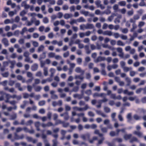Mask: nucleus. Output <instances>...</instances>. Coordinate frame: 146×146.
Here are the masks:
<instances>
[{
  "instance_id": "1",
  "label": "nucleus",
  "mask_w": 146,
  "mask_h": 146,
  "mask_svg": "<svg viewBox=\"0 0 146 146\" xmlns=\"http://www.w3.org/2000/svg\"><path fill=\"white\" fill-rule=\"evenodd\" d=\"M22 130V128L20 127H18L16 129V132L14 133V138L15 140H18L19 139H22L24 137V134H22L20 135H18L17 133L20 132Z\"/></svg>"
},
{
  "instance_id": "2",
  "label": "nucleus",
  "mask_w": 146,
  "mask_h": 146,
  "mask_svg": "<svg viewBox=\"0 0 146 146\" xmlns=\"http://www.w3.org/2000/svg\"><path fill=\"white\" fill-rule=\"evenodd\" d=\"M90 135L89 133H86L81 135V137L83 140H86L90 138Z\"/></svg>"
},
{
  "instance_id": "3",
  "label": "nucleus",
  "mask_w": 146,
  "mask_h": 146,
  "mask_svg": "<svg viewBox=\"0 0 146 146\" xmlns=\"http://www.w3.org/2000/svg\"><path fill=\"white\" fill-rule=\"evenodd\" d=\"M60 115L61 117L64 116V119L65 120H68L69 118V116L68 115V113L67 112L61 114Z\"/></svg>"
},
{
  "instance_id": "4",
  "label": "nucleus",
  "mask_w": 146,
  "mask_h": 146,
  "mask_svg": "<svg viewBox=\"0 0 146 146\" xmlns=\"http://www.w3.org/2000/svg\"><path fill=\"white\" fill-rule=\"evenodd\" d=\"M2 42L5 46H7L9 45L8 40L6 38H4L2 40Z\"/></svg>"
},
{
  "instance_id": "5",
  "label": "nucleus",
  "mask_w": 146,
  "mask_h": 146,
  "mask_svg": "<svg viewBox=\"0 0 146 146\" xmlns=\"http://www.w3.org/2000/svg\"><path fill=\"white\" fill-rule=\"evenodd\" d=\"M15 87L16 88H17L18 90L20 91H22L23 90V89L21 86V84L19 83H17L15 84Z\"/></svg>"
},
{
  "instance_id": "6",
  "label": "nucleus",
  "mask_w": 146,
  "mask_h": 146,
  "mask_svg": "<svg viewBox=\"0 0 146 146\" xmlns=\"http://www.w3.org/2000/svg\"><path fill=\"white\" fill-rule=\"evenodd\" d=\"M15 87L16 88H17L18 90L20 91H22L23 90V89L21 86V84L19 83H17L15 84Z\"/></svg>"
},
{
  "instance_id": "7",
  "label": "nucleus",
  "mask_w": 146,
  "mask_h": 146,
  "mask_svg": "<svg viewBox=\"0 0 146 146\" xmlns=\"http://www.w3.org/2000/svg\"><path fill=\"white\" fill-rule=\"evenodd\" d=\"M94 28L93 25L91 24H87L85 26V29H91Z\"/></svg>"
},
{
  "instance_id": "8",
  "label": "nucleus",
  "mask_w": 146,
  "mask_h": 146,
  "mask_svg": "<svg viewBox=\"0 0 146 146\" xmlns=\"http://www.w3.org/2000/svg\"><path fill=\"white\" fill-rule=\"evenodd\" d=\"M133 133L135 135H137L139 137H142V133L139 131H135L133 132Z\"/></svg>"
},
{
  "instance_id": "9",
  "label": "nucleus",
  "mask_w": 146,
  "mask_h": 146,
  "mask_svg": "<svg viewBox=\"0 0 146 146\" xmlns=\"http://www.w3.org/2000/svg\"><path fill=\"white\" fill-rule=\"evenodd\" d=\"M75 71L77 73H81V74L83 75L84 73V71L83 70H82L80 67H77L75 69Z\"/></svg>"
},
{
  "instance_id": "10",
  "label": "nucleus",
  "mask_w": 146,
  "mask_h": 146,
  "mask_svg": "<svg viewBox=\"0 0 146 146\" xmlns=\"http://www.w3.org/2000/svg\"><path fill=\"white\" fill-rule=\"evenodd\" d=\"M38 68V65L36 64H33L31 66V70L33 71H35L37 70Z\"/></svg>"
},
{
  "instance_id": "11",
  "label": "nucleus",
  "mask_w": 146,
  "mask_h": 146,
  "mask_svg": "<svg viewBox=\"0 0 146 146\" xmlns=\"http://www.w3.org/2000/svg\"><path fill=\"white\" fill-rule=\"evenodd\" d=\"M103 34L104 35L111 36L112 35V33L110 31H106L103 32Z\"/></svg>"
},
{
  "instance_id": "12",
  "label": "nucleus",
  "mask_w": 146,
  "mask_h": 146,
  "mask_svg": "<svg viewBox=\"0 0 146 146\" xmlns=\"http://www.w3.org/2000/svg\"><path fill=\"white\" fill-rule=\"evenodd\" d=\"M132 136V134H126L124 136V138L125 140H127L130 139Z\"/></svg>"
},
{
  "instance_id": "13",
  "label": "nucleus",
  "mask_w": 146,
  "mask_h": 146,
  "mask_svg": "<svg viewBox=\"0 0 146 146\" xmlns=\"http://www.w3.org/2000/svg\"><path fill=\"white\" fill-rule=\"evenodd\" d=\"M17 79L18 80H21L23 83H24L25 82V79L23 78L21 75H18L17 76Z\"/></svg>"
},
{
  "instance_id": "14",
  "label": "nucleus",
  "mask_w": 146,
  "mask_h": 146,
  "mask_svg": "<svg viewBox=\"0 0 146 146\" xmlns=\"http://www.w3.org/2000/svg\"><path fill=\"white\" fill-rule=\"evenodd\" d=\"M120 131H121L122 133H124L125 131V129L124 128H123L121 129H117L116 130L117 135H119V133Z\"/></svg>"
},
{
  "instance_id": "15",
  "label": "nucleus",
  "mask_w": 146,
  "mask_h": 146,
  "mask_svg": "<svg viewBox=\"0 0 146 146\" xmlns=\"http://www.w3.org/2000/svg\"><path fill=\"white\" fill-rule=\"evenodd\" d=\"M96 112L99 115H101L103 117H107L106 115L104 114L100 110H97Z\"/></svg>"
},
{
  "instance_id": "16",
  "label": "nucleus",
  "mask_w": 146,
  "mask_h": 146,
  "mask_svg": "<svg viewBox=\"0 0 146 146\" xmlns=\"http://www.w3.org/2000/svg\"><path fill=\"white\" fill-rule=\"evenodd\" d=\"M72 16V14L65 13L64 15V17L65 19H68Z\"/></svg>"
},
{
  "instance_id": "17",
  "label": "nucleus",
  "mask_w": 146,
  "mask_h": 146,
  "mask_svg": "<svg viewBox=\"0 0 146 146\" xmlns=\"http://www.w3.org/2000/svg\"><path fill=\"white\" fill-rule=\"evenodd\" d=\"M62 124L63 127H67L69 126V123L68 122H65L64 121H63Z\"/></svg>"
},
{
  "instance_id": "18",
  "label": "nucleus",
  "mask_w": 146,
  "mask_h": 146,
  "mask_svg": "<svg viewBox=\"0 0 146 146\" xmlns=\"http://www.w3.org/2000/svg\"><path fill=\"white\" fill-rule=\"evenodd\" d=\"M124 71L125 72H127L129 70H131L132 69L131 67H127L125 66L123 68Z\"/></svg>"
},
{
  "instance_id": "19",
  "label": "nucleus",
  "mask_w": 146,
  "mask_h": 146,
  "mask_svg": "<svg viewBox=\"0 0 146 146\" xmlns=\"http://www.w3.org/2000/svg\"><path fill=\"white\" fill-rule=\"evenodd\" d=\"M127 118L128 122L130 121L132 119L131 113H129L128 114L127 116Z\"/></svg>"
},
{
  "instance_id": "20",
  "label": "nucleus",
  "mask_w": 146,
  "mask_h": 146,
  "mask_svg": "<svg viewBox=\"0 0 146 146\" xmlns=\"http://www.w3.org/2000/svg\"><path fill=\"white\" fill-rule=\"evenodd\" d=\"M105 60V58L101 56H99L96 59L97 62H99L102 61L104 60Z\"/></svg>"
},
{
  "instance_id": "21",
  "label": "nucleus",
  "mask_w": 146,
  "mask_h": 146,
  "mask_svg": "<svg viewBox=\"0 0 146 146\" xmlns=\"http://www.w3.org/2000/svg\"><path fill=\"white\" fill-rule=\"evenodd\" d=\"M132 26L133 27L130 30V31L131 32H134V30L137 27V25L135 23L133 24Z\"/></svg>"
},
{
  "instance_id": "22",
  "label": "nucleus",
  "mask_w": 146,
  "mask_h": 146,
  "mask_svg": "<svg viewBox=\"0 0 146 146\" xmlns=\"http://www.w3.org/2000/svg\"><path fill=\"white\" fill-rule=\"evenodd\" d=\"M40 83V80L38 79H35V83L33 84V87H35V84H38Z\"/></svg>"
},
{
  "instance_id": "23",
  "label": "nucleus",
  "mask_w": 146,
  "mask_h": 146,
  "mask_svg": "<svg viewBox=\"0 0 146 146\" xmlns=\"http://www.w3.org/2000/svg\"><path fill=\"white\" fill-rule=\"evenodd\" d=\"M133 117L136 120H140L141 119V117L136 114H134L133 115Z\"/></svg>"
},
{
  "instance_id": "24",
  "label": "nucleus",
  "mask_w": 146,
  "mask_h": 146,
  "mask_svg": "<svg viewBox=\"0 0 146 146\" xmlns=\"http://www.w3.org/2000/svg\"><path fill=\"white\" fill-rule=\"evenodd\" d=\"M17 108V106H14L13 107H9L7 108V110L8 111H11L13 109L14 110H15Z\"/></svg>"
},
{
  "instance_id": "25",
  "label": "nucleus",
  "mask_w": 146,
  "mask_h": 146,
  "mask_svg": "<svg viewBox=\"0 0 146 146\" xmlns=\"http://www.w3.org/2000/svg\"><path fill=\"white\" fill-rule=\"evenodd\" d=\"M77 21L78 22H85V20L82 17H80L79 19H77Z\"/></svg>"
},
{
  "instance_id": "26",
  "label": "nucleus",
  "mask_w": 146,
  "mask_h": 146,
  "mask_svg": "<svg viewBox=\"0 0 146 146\" xmlns=\"http://www.w3.org/2000/svg\"><path fill=\"white\" fill-rule=\"evenodd\" d=\"M125 80L127 82V86H129L131 83L130 79L128 77H126L125 78Z\"/></svg>"
},
{
  "instance_id": "27",
  "label": "nucleus",
  "mask_w": 146,
  "mask_h": 146,
  "mask_svg": "<svg viewBox=\"0 0 146 146\" xmlns=\"http://www.w3.org/2000/svg\"><path fill=\"white\" fill-rule=\"evenodd\" d=\"M82 75L81 74V75H76L75 76V78L76 79H80L81 80H83L84 77L83 76H82Z\"/></svg>"
},
{
  "instance_id": "28",
  "label": "nucleus",
  "mask_w": 146,
  "mask_h": 146,
  "mask_svg": "<svg viewBox=\"0 0 146 146\" xmlns=\"http://www.w3.org/2000/svg\"><path fill=\"white\" fill-rule=\"evenodd\" d=\"M138 139L137 138L135 137H133L130 140V142L132 143L134 141H137Z\"/></svg>"
},
{
  "instance_id": "29",
  "label": "nucleus",
  "mask_w": 146,
  "mask_h": 146,
  "mask_svg": "<svg viewBox=\"0 0 146 146\" xmlns=\"http://www.w3.org/2000/svg\"><path fill=\"white\" fill-rule=\"evenodd\" d=\"M51 81V80L50 78H48L46 79H43V80L41 82V83L42 84H43L45 83H46L47 82H50Z\"/></svg>"
},
{
  "instance_id": "30",
  "label": "nucleus",
  "mask_w": 146,
  "mask_h": 146,
  "mask_svg": "<svg viewBox=\"0 0 146 146\" xmlns=\"http://www.w3.org/2000/svg\"><path fill=\"white\" fill-rule=\"evenodd\" d=\"M17 117V114L16 113H14L11 116V118L10 119V120H14Z\"/></svg>"
},
{
  "instance_id": "31",
  "label": "nucleus",
  "mask_w": 146,
  "mask_h": 146,
  "mask_svg": "<svg viewBox=\"0 0 146 146\" xmlns=\"http://www.w3.org/2000/svg\"><path fill=\"white\" fill-rule=\"evenodd\" d=\"M11 65L10 66V67L11 68H14L15 62V61H11L10 62Z\"/></svg>"
},
{
  "instance_id": "32",
  "label": "nucleus",
  "mask_w": 146,
  "mask_h": 146,
  "mask_svg": "<svg viewBox=\"0 0 146 146\" xmlns=\"http://www.w3.org/2000/svg\"><path fill=\"white\" fill-rule=\"evenodd\" d=\"M41 89V87L39 86H38L35 88V91L37 92L40 91Z\"/></svg>"
},
{
  "instance_id": "33",
  "label": "nucleus",
  "mask_w": 146,
  "mask_h": 146,
  "mask_svg": "<svg viewBox=\"0 0 146 146\" xmlns=\"http://www.w3.org/2000/svg\"><path fill=\"white\" fill-rule=\"evenodd\" d=\"M53 144L52 146H57L58 141L56 139H54L52 140Z\"/></svg>"
},
{
  "instance_id": "34",
  "label": "nucleus",
  "mask_w": 146,
  "mask_h": 146,
  "mask_svg": "<svg viewBox=\"0 0 146 146\" xmlns=\"http://www.w3.org/2000/svg\"><path fill=\"white\" fill-rule=\"evenodd\" d=\"M2 75L3 77L7 78L9 75V73L8 72H6L1 74Z\"/></svg>"
},
{
  "instance_id": "35",
  "label": "nucleus",
  "mask_w": 146,
  "mask_h": 146,
  "mask_svg": "<svg viewBox=\"0 0 146 146\" xmlns=\"http://www.w3.org/2000/svg\"><path fill=\"white\" fill-rule=\"evenodd\" d=\"M98 140V138L97 137L95 136L92 139L90 140H89V142L90 143H93L94 141L95 140Z\"/></svg>"
},
{
  "instance_id": "36",
  "label": "nucleus",
  "mask_w": 146,
  "mask_h": 146,
  "mask_svg": "<svg viewBox=\"0 0 146 146\" xmlns=\"http://www.w3.org/2000/svg\"><path fill=\"white\" fill-rule=\"evenodd\" d=\"M100 128H101V130L103 132V133H106L107 132V130H108V128H107V127H100Z\"/></svg>"
},
{
  "instance_id": "37",
  "label": "nucleus",
  "mask_w": 146,
  "mask_h": 146,
  "mask_svg": "<svg viewBox=\"0 0 146 146\" xmlns=\"http://www.w3.org/2000/svg\"><path fill=\"white\" fill-rule=\"evenodd\" d=\"M63 121H61L60 120L58 119L56 120L55 125H57L59 124H62Z\"/></svg>"
},
{
  "instance_id": "38",
  "label": "nucleus",
  "mask_w": 146,
  "mask_h": 146,
  "mask_svg": "<svg viewBox=\"0 0 146 146\" xmlns=\"http://www.w3.org/2000/svg\"><path fill=\"white\" fill-rule=\"evenodd\" d=\"M44 73L45 76H47L48 74L47 68L45 67L44 69Z\"/></svg>"
},
{
  "instance_id": "39",
  "label": "nucleus",
  "mask_w": 146,
  "mask_h": 146,
  "mask_svg": "<svg viewBox=\"0 0 146 146\" xmlns=\"http://www.w3.org/2000/svg\"><path fill=\"white\" fill-rule=\"evenodd\" d=\"M117 45L119 46H123L125 44L121 41L119 40L117 41Z\"/></svg>"
},
{
  "instance_id": "40",
  "label": "nucleus",
  "mask_w": 146,
  "mask_h": 146,
  "mask_svg": "<svg viewBox=\"0 0 146 146\" xmlns=\"http://www.w3.org/2000/svg\"><path fill=\"white\" fill-rule=\"evenodd\" d=\"M15 83V81L12 80H10L9 82V85L11 86H12Z\"/></svg>"
},
{
  "instance_id": "41",
  "label": "nucleus",
  "mask_w": 146,
  "mask_h": 146,
  "mask_svg": "<svg viewBox=\"0 0 146 146\" xmlns=\"http://www.w3.org/2000/svg\"><path fill=\"white\" fill-rule=\"evenodd\" d=\"M45 52H43L40 55V59H42L45 58L46 57V54Z\"/></svg>"
},
{
  "instance_id": "42",
  "label": "nucleus",
  "mask_w": 146,
  "mask_h": 146,
  "mask_svg": "<svg viewBox=\"0 0 146 146\" xmlns=\"http://www.w3.org/2000/svg\"><path fill=\"white\" fill-rule=\"evenodd\" d=\"M45 103V101L44 100L40 101L38 102V105L40 106H42L44 105Z\"/></svg>"
},
{
  "instance_id": "43",
  "label": "nucleus",
  "mask_w": 146,
  "mask_h": 146,
  "mask_svg": "<svg viewBox=\"0 0 146 146\" xmlns=\"http://www.w3.org/2000/svg\"><path fill=\"white\" fill-rule=\"evenodd\" d=\"M104 139V137H103L102 138V139H101L98 140V143L97 144V145H98L99 144H102Z\"/></svg>"
},
{
  "instance_id": "44",
  "label": "nucleus",
  "mask_w": 146,
  "mask_h": 146,
  "mask_svg": "<svg viewBox=\"0 0 146 146\" xmlns=\"http://www.w3.org/2000/svg\"><path fill=\"white\" fill-rule=\"evenodd\" d=\"M119 4L121 6H125L126 5V2L125 1H121L119 2Z\"/></svg>"
},
{
  "instance_id": "45",
  "label": "nucleus",
  "mask_w": 146,
  "mask_h": 146,
  "mask_svg": "<svg viewBox=\"0 0 146 146\" xmlns=\"http://www.w3.org/2000/svg\"><path fill=\"white\" fill-rule=\"evenodd\" d=\"M27 76L29 78H33V74L30 72H27Z\"/></svg>"
},
{
  "instance_id": "46",
  "label": "nucleus",
  "mask_w": 146,
  "mask_h": 146,
  "mask_svg": "<svg viewBox=\"0 0 146 146\" xmlns=\"http://www.w3.org/2000/svg\"><path fill=\"white\" fill-rule=\"evenodd\" d=\"M104 110L105 111L106 113H109L110 111V109L107 107H104Z\"/></svg>"
},
{
  "instance_id": "47",
  "label": "nucleus",
  "mask_w": 146,
  "mask_h": 146,
  "mask_svg": "<svg viewBox=\"0 0 146 146\" xmlns=\"http://www.w3.org/2000/svg\"><path fill=\"white\" fill-rule=\"evenodd\" d=\"M44 48V46L42 45H41L38 48V52H39L42 51Z\"/></svg>"
},
{
  "instance_id": "48",
  "label": "nucleus",
  "mask_w": 146,
  "mask_h": 146,
  "mask_svg": "<svg viewBox=\"0 0 146 146\" xmlns=\"http://www.w3.org/2000/svg\"><path fill=\"white\" fill-rule=\"evenodd\" d=\"M33 122L32 120H30L27 121L25 124L27 125H30L33 123Z\"/></svg>"
},
{
  "instance_id": "49",
  "label": "nucleus",
  "mask_w": 146,
  "mask_h": 146,
  "mask_svg": "<svg viewBox=\"0 0 146 146\" xmlns=\"http://www.w3.org/2000/svg\"><path fill=\"white\" fill-rule=\"evenodd\" d=\"M12 137V134H10L8 135L7 137V138L8 139H11V141H12L13 142V141H14L15 140V139H12L11 138Z\"/></svg>"
},
{
  "instance_id": "50",
  "label": "nucleus",
  "mask_w": 146,
  "mask_h": 146,
  "mask_svg": "<svg viewBox=\"0 0 146 146\" xmlns=\"http://www.w3.org/2000/svg\"><path fill=\"white\" fill-rule=\"evenodd\" d=\"M26 13V12L25 10H23L20 13V15L21 16H23Z\"/></svg>"
},
{
  "instance_id": "51",
  "label": "nucleus",
  "mask_w": 146,
  "mask_h": 146,
  "mask_svg": "<svg viewBox=\"0 0 146 146\" xmlns=\"http://www.w3.org/2000/svg\"><path fill=\"white\" fill-rule=\"evenodd\" d=\"M79 89V87L78 86H75L72 89V91L75 92H77Z\"/></svg>"
},
{
  "instance_id": "52",
  "label": "nucleus",
  "mask_w": 146,
  "mask_h": 146,
  "mask_svg": "<svg viewBox=\"0 0 146 146\" xmlns=\"http://www.w3.org/2000/svg\"><path fill=\"white\" fill-rule=\"evenodd\" d=\"M118 118L119 120L121 121H122L123 120V119L122 117V116L120 114H119L118 115Z\"/></svg>"
},
{
  "instance_id": "53",
  "label": "nucleus",
  "mask_w": 146,
  "mask_h": 146,
  "mask_svg": "<svg viewBox=\"0 0 146 146\" xmlns=\"http://www.w3.org/2000/svg\"><path fill=\"white\" fill-rule=\"evenodd\" d=\"M33 44L35 47H36L38 46V44L37 42L35 41H34L33 42Z\"/></svg>"
},
{
  "instance_id": "54",
  "label": "nucleus",
  "mask_w": 146,
  "mask_h": 146,
  "mask_svg": "<svg viewBox=\"0 0 146 146\" xmlns=\"http://www.w3.org/2000/svg\"><path fill=\"white\" fill-rule=\"evenodd\" d=\"M110 97L111 98L115 100L116 98V94H112L110 96Z\"/></svg>"
},
{
  "instance_id": "55",
  "label": "nucleus",
  "mask_w": 146,
  "mask_h": 146,
  "mask_svg": "<svg viewBox=\"0 0 146 146\" xmlns=\"http://www.w3.org/2000/svg\"><path fill=\"white\" fill-rule=\"evenodd\" d=\"M81 13L82 14H84L85 16H87L88 15L89 13L88 11H82L81 12Z\"/></svg>"
},
{
  "instance_id": "56",
  "label": "nucleus",
  "mask_w": 146,
  "mask_h": 146,
  "mask_svg": "<svg viewBox=\"0 0 146 146\" xmlns=\"http://www.w3.org/2000/svg\"><path fill=\"white\" fill-rule=\"evenodd\" d=\"M69 53L68 51L66 52L63 54V56L64 58L67 57L69 55Z\"/></svg>"
},
{
  "instance_id": "57",
  "label": "nucleus",
  "mask_w": 146,
  "mask_h": 146,
  "mask_svg": "<svg viewBox=\"0 0 146 146\" xmlns=\"http://www.w3.org/2000/svg\"><path fill=\"white\" fill-rule=\"evenodd\" d=\"M43 22L45 23H47L48 22V20L47 17H44L43 20Z\"/></svg>"
},
{
  "instance_id": "58",
  "label": "nucleus",
  "mask_w": 146,
  "mask_h": 146,
  "mask_svg": "<svg viewBox=\"0 0 146 146\" xmlns=\"http://www.w3.org/2000/svg\"><path fill=\"white\" fill-rule=\"evenodd\" d=\"M145 24V23L141 21L139 22L138 25V27H141L143 26Z\"/></svg>"
},
{
  "instance_id": "59",
  "label": "nucleus",
  "mask_w": 146,
  "mask_h": 146,
  "mask_svg": "<svg viewBox=\"0 0 146 146\" xmlns=\"http://www.w3.org/2000/svg\"><path fill=\"white\" fill-rule=\"evenodd\" d=\"M110 135L111 137H113L116 135V134L115 132L114 131H111L110 133Z\"/></svg>"
},
{
  "instance_id": "60",
  "label": "nucleus",
  "mask_w": 146,
  "mask_h": 146,
  "mask_svg": "<svg viewBox=\"0 0 146 146\" xmlns=\"http://www.w3.org/2000/svg\"><path fill=\"white\" fill-rule=\"evenodd\" d=\"M24 56L25 57H29V54L27 51H26L24 53Z\"/></svg>"
},
{
  "instance_id": "61",
  "label": "nucleus",
  "mask_w": 146,
  "mask_h": 146,
  "mask_svg": "<svg viewBox=\"0 0 146 146\" xmlns=\"http://www.w3.org/2000/svg\"><path fill=\"white\" fill-rule=\"evenodd\" d=\"M143 90V89L141 88H140L137 90L136 91V92L137 94L140 93L141 91Z\"/></svg>"
},
{
  "instance_id": "62",
  "label": "nucleus",
  "mask_w": 146,
  "mask_h": 146,
  "mask_svg": "<svg viewBox=\"0 0 146 146\" xmlns=\"http://www.w3.org/2000/svg\"><path fill=\"white\" fill-rule=\"evenodd\" d=\"M136 98V96H135L134 97H130L128 98V99L130 101H133Z\"/></svg>"
},
{
  "instance_id": "63",
  "label": "nucleus",
  "mask_w": 146,
  "mask_h": 146,
  "mask_svg": "<svg viewBox=\"0 0 146 146\" xmlns=\"http://www.w3.org/2000/svg\"><path fill=\"white\" fill-rule=\"evenodd\" d=\"M133 18L135 20H138L140 18L139 16L138 15H134Z\"/></svg>"
},
{
  "instance_id": "64",
  "label": "nucleus",
  "mask_w": 146,
  "mask_h": 146,
  "mask_svg": "<svg viewBox=\"0 0 146 146\" xmlns=\"http://www.w3.org/2000/svg\"><path fill=\"white\" fill-rule=\"evenodd\" d=\"M128 32V30L127 28L123 29L122 30V32L124 33H126Z\"/></svg>"
}]
</instances>
